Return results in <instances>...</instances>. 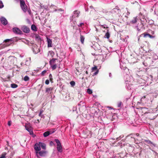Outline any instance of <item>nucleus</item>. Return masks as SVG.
I'll return each mask as SVG.
<instances>
[{
	"label": "nucleus",
	"mask_w": 158,
	"mask_h": 158,
	"mask_svg": "<svg viewBox=\"0 0 158 158\" xmlns=\"http://www.w3.org/2000/svg\"><path fill=\"white\" fill-rule=\"evenodd\" d=\"M6 153L4 152L3 153L1 156H0V158H6Z\"/></svg>",
	"instance_id": "obj_22"
},
{
	"label": "nucleus",
	"mask_w": 158,
	"mask_h": 158,
	"mask_svg": "<svg viewBox=\"0 0 158 158\" xmlns=\"http://www.w3.org/2000/svg\"><path fill=\"white\" fill-rule=\"evenodd\" d=\"M20 7L24 12H26L27 10V7L26 5L25 1L23 0H20Z\"/></svg>",
	"instance_id": "obj_2"
},
{
	"label": "nucleus",
	"mask_w": 158,
	"mask_h": 158,
	"mask_svg": "<svg viewBox=\"0 0 158 158\" xmlns=\"http://www.w3.org/2000/svg\"><path fill=\"white\" fill-rule=\"evenodd\" d=\"M54 140L57 144V148L58 151L60 152H61L62 151V147L60 140L57 139H56Z\"/></svg>",
	"instance_id": "obj_3"
},
{
	"label": "nucleus",
	"mask_w": 158,
	"mask_h": 158,
	"mask_svg": "<svg viewBox=\"0 0 158 158\" xmlns=\"http://www.w3.org/2000/svg\"><path fill=\"white\" fill-rule=\"evenodd\" d=\"M31 30L34 31H37V27L34 24H32L31 26Z\"/></svg>",
	"instance_id": "obj_18"
},
{
	"label": "nucleus",
	"mask_w": 158,
	"mask_h": 158,
	"mask_svg": "<svg viewBox=\"0 0 158 158\" xmlns=\"http://www.w3.org/2000/svg\"><path fill=\"white\" fill-rule=\"evenodd\" d=\"M92 71L91 72H94L93 73V76H95L99 72V70L98 69L97 66H94V67H93L91 69Z\"/></svg>",
	"instance_id": "obj_6"
},
{
	"label": "nucleus",
	"mask_w": 158,
	"mask_h": 158,
	"mask_svg": "<svg viewBox=\"0 0 158 158\" xmlns=\"http://www.w3.org/2000/svg\"><path fill=\"white\" fill-rule=\"evenodd\" d=\"M143 36V37L146 38L147 37H149L150 38H154L155 37V36H153L151 35L149 33H144L140 35V37Z\"/></svg>",
	"instance_id": "obj_7"
},
{
	"label": "nucleus",
	"mask_w": 158,
	"mask_h": 158,
	"mask_svg": "<svg viewBox=\"0 0 158 158\" xmlns=\"http://www.w3.org/2000/svg\"><path fill=\"white\" fill-rule=\"evenodd\" d=\"M135 135L137 136H138L139 135V134L138 133H137L135 134Z\"/></svg>",
	"instance_id": "obj_44"
},
{
	"label": "nucleus",
	"mask_w": 158,
	"mask_h": 158,
	"mask_svg": "<svg viewBox=\"0 0 158 158\" xmlns=\"http://www.w3.org/2000/svg\"><path fill=\"white\" fill-rule=\"evenodd\" d=\"M49 63L52 70H55L56 68L58 65L60 64V62L57 59L52 58L50 60Z\"/></svg>",
	"instance_id": "obj_1"
},
{
	"label": "nucleus",
	"mask_w": 158,
	"mask_h": 158,
	"mask_svg": "<svg viewBox=\"0 0 158 158\" xmlns=\"http://www.w3.org/2000/svg\"><path fill=\"white\" fill-rule=\"evenodd\" d=\"M105 37L107 38V39H109L110 37V34L108 32H107L105 36Z\"/></svg>",
	"instance_id": "obj_26"
},
{
	"label": "nucleus",
	"mask_w": 158,
	"mask_h": 158,
	"mask_svg": "<svg viewBox=\"0 0 158 158\" xmlns=\"http://www.w3.org/2000/svg\"><path fill=\"white\" fill-rule=\"evenodd\" d=\"M122 105V102H120L118 104V107H120Z\"/></svg>",
	"instance_id": "obj_42"
},
{
	"label": "nucleus",
	"mask_w": 158,
	"mask_h": 158,
	"mask_svg": "<svg viewBox=\"0 0 158 158\" xmlns=\"http://www.w3.org/2000/svg\"><path fill=\"white\" fill-rule=\"evenodd\" d=\"M34 149L35 150L37 151H40L41 150V148L39 144L37 145L35 144Z\"/></svg>",
	"instance_id": "obj_15"
},
{
	"label": "nucleus",
	"mask_w": 158,
	"mask_h": 158,
	"mask_svg": "<svg viewBox=\"0 0 158 158\" xmlns=\"http://www.w3.org/2000/svg\"><path fill=\"white\" fill-rule=\"evenodd\" d=\"M137 20L138 18L137 17H135L133 18L131 20L130 22V23L132 24H135L136 23Z\"/></svg>",
	"instance_id": "obj_12"
},
{
	"label": "nucleus",
	"mask_w": 158,
	"mask_h": 158,
	"mask_svg": "<svg viewBox=\"0 0 158 158\" xmlns=\"http://www.w3.org/2000/svg\"><path fill=\"white\" fill-rule=\"evenodd\" d=\"M145 141L149 144H152V142L149 140H145Z\"/></svg>",
	"instance_id": "obj_34"
},
{
	"label": "nucleus",
	"mask_w": 158,
	"mask_h": 158,
	"mask_svg": "<svg viewBox=\"0 0 158 158\" xmlns=\"http://www.w3.org/2000/svg\"><path fill=\"white\" fill-rule=\"evenodd\" d=\"M87 92L89 94H91L92 93V91L90 89H87Z\"/></svg>",
	"instance_id": "obj_30"
},
{
	"label": "nucleus",
	"mask_w": 158,
	"mask_h": 158,
	"mask_svg": "<svg viewBox=\"0 0 158 158\" xmlns=\"http://www.w3.org/2000/svg\"><path fill=\"white\" fill-rule=\"evenodd\" d=\"M144 25L141 22H140V23H139L137 25L136 27L137 30L138 31H140V30L143 27Z\"/></svg>",
	"instance_id": "obj_10"
},
{
	"label": "nucleus",
	"mask_w": 158,
	"mask_h": 158,
	"mask_svg": "<svg viewBox=\"0 0 158 158\" xmlns=\"http://www.w3.org/2000/svg\"><path fill=\"white\" fill-rule=\"evenodd\" d=\"M39 144L40 148L41 147L42 148L44 149H46V145L44 143L39 142Z\"/></svg>",
	"instance_id": "obj_14"
},
{
	"label": "nucleus",
	"mask_w": 158,
	"mask_h": 158,
	"mask_svg": "<svg viewBox=\"0 0 158 158\" xmlns=\"http://www.w3.org/2000/svg\"><path fill=\"white\" fill-rule=\"evenodd\" d=\"M120 136H119V137H117L116 139L117 140H119L120 139Z\"/></svg>",
	"instance_id": "obj_43"
},
{
	"label": "nucleus",
	"mask_w": 158,
	"mask_h": 158,
	"mask_svg": "<svg viewBox=\"0 0 158 158\" xmlns=\"http://www.w3.org/2000/svg\"><path fill=\"white\" fill-rule=\"evenodd\" d=\"M4 5L2 1L0 0V9H1L3 7Z\"/></svg>",
	"instance_id": "obj_28"
},
{
	"label": "nucleus",
	"mask_w": 158,
	"mask_h": 158,
	"mask_svg": "<svg viewBox=\"0 0 158 158\" xmlns=\"http://www.w3.org/2000/svg\"><path fill=\"white\" fill-rule=\"evenodd\" d=\"M79 12L77 10L75 11H74V15H73L71 17V19H73V17L74 18L75 17H78L79 15Z\"/></svg>",
	"instance_id": "obj_13"
},
{
	"label": "nucleus",
	"mask_w": 158,
	"mask_h": 158,
	"mask_svg": "<svg viewBox=\"0 0 158 158\" xmlns=\"http://www.w3.org/2000/svg\"><path fill=\"white\" fill-rule=\"evenodd\" d=\"M154 31H152V34H154Z\"/></svg>",
	"instance_id": "obj_48"
},
{
	"label": "nucleus",
	"mask_w": 158,
	"mask_h": 158,
	"mask_svg": "<svg viewBox=\"0 0 158 158\" xmlns=\"http://www.w3.org/2000/svg\"><path fill=\"white\" fill-rule=\"evenodd\" d=\"M11 86L12 88H16L18 87V85L15 84H12L11 85Z\"/></svg>",
	"instance_id": "obj_25"
},
{
	"label": "nucleus",
	"mask_w": 158,
	"mask_h": 158,
	"mask_svg": "<svg viewBox=\"0 0 158 158\" xmlns=\"http://www.w3.org/2000/svg\"><path fill=\"white\" fill-rule=\"evenodd\" d=\"M43 112V111L41 110L39 114V116L40 117L41 116V114H42Z\"/></svg>",
	"instance_id": "obj_39"
},
{
	"label": "nucleus",
	"mask_w": 158,
	"mask_h": 158,
	"mask_svg": "<svg viewBox=\"0 0 158 158\" xmlns=\"http://www.w3.org/2000/svg\"><path fill=\"white\" fill-rule=\"evenodd\" d=\"M80 41L82 44H83L85 40V38L84 36L81 35H80Z\"/></svg>",
	"instance_id": "obj_21"
},
{
	"label": "nucleus",
	"mask_w": 158,
	"mask_h": 158,
	"mask_svg": "<svg viewBox=\"0 0 158 158\" xmlns=\"http://www.w3.org/2000/svg\"><path fill=\"white\" fill-rule=\"evenodd\" d=\"M84 25L83 23H81L79 24L78 25V26L79 27H81L82 25Z\"/></svg>",
	"instance_id": "obj_38"
},
{
	"label": "nucleus",
	"mask_w": 158,
	"mask_h": 158,
	"mask_svg": "<svg viewBox=\"0 0 158 158\" xmlns=\"http://www.w3.org/2000/svg\"><path fill=\"white\" fill-rule=\"evenodd\" d=\"M102 27L104 28H105V27L104 26V25H102L101 26Z\"/></svg>",
	"instance_id": "obj_47"
},
{
	"label": "nucleus",
	"mask_w": 158,
	"mask_h": 158,
	"mask_svg": "<svg viewBox=\"0 0 158 158\" xmlns=\"http://www.w3.org/2000/svg\"><path fill=\"white\" fill-rule=\"evenodd\" d=\"M11 121H9L8 123V125L9 126H10L11 125Z\"/></svg>",
	"instance_id": "obj_40"
},
{
	"label": "nucleus",
	"mask_w": 158,
	"mask_h": 158,
	"mask_svg": "<svg viewBox=\"0 0 158 158\" xmlns=\"http://www.w3.org/2000/svg\"><path fill=\"white\" fill-rule=\"evenodd\" d=\"M49 83V81L48 80H46L45 81V83L46 85H48Z\"/></svg>",
	"instance_id": "obj_37"
},
{
	"label": "nucleus",
	"mask_w": 158,
	"mask_h": 158,
	"mask_svg": "<svg viewBox=\"0 0 158 158\" xmlns=\"http://www.w3.org/2000/svg\"><path fill=\"white\" fill-rule=\"evenodd\" d=\"M53 89V87H52L47 88H46L45 92L46 93H49L50 91H52Z\"/></svg>",
	"instance_id": "obj_17"
},
{
	"label": "nucleus",
	"mask_w": 158,
	"mask_h": 158,
	"mask_svg": "<svg viewBox=\"0 0 158 158\" xmlns=\"http://www.w3.org/2000/svg\"><path fill=\"white\" fill-rule=\"evenodd\" d=\"M32 50L33 52L35 54L38 53L40 51V49L39 48V47L35 44L34 45V46H33Z\"/></svg>",
	"instance_id": "obj_5"
},
{
	"label": "nucleus",
	"mask_w": 158,
	"mask_h": 158,
	"mask_svg": "<svg viewBox=\"0 0 158 158\" xmlns=\"http://www.w3.org/2000/svg\"><path fill=\"white\" fill-rule=\"evenodd\" d=\"M13 31L14 33L17 34H21L22 31L20 29L17 27H14L13 28Z\"/></svg>",
	"instance_id": "obj_8"
},
{
	"label": "nucleus",
	"mask_w": 158,
	"mask_h": 158,
	"mask_svg": "<svg viewBox=\"0 0 158 158\" xmlns=\"http://www.w3.org/2000/svg\"><path fill=\"white\" fill-rule=\"evenodd\" d=\"M47 39L48 43V47H51L52 44V41L50 39L48 38H47Z\"/></svg>",
	"instance_id": "obj_16"
},
{
	"label": "nucleus",
	"mask_w": 158,
	"mask_h": 158,
	"mask_svg": "<svg viewBox=\"0 0 158 158\" xmlns=\"http://www.w3.org/2000/svg\"><path fill=\"white\" fill-rule=\"evenodd\" d=\"M47 71L45 70L43 71L41 73V75L42 76H44V74L46 73Z\"/></svg>",
	"instance_id": "obj_33"
},
{
	"label": "nucleus",
	"mask_w": 158,
	"mask_h": 158,
	"mask_svg": "<svg viewBox=\"0 0 158 158\" xmlns=\"http://www.w3.org/2000/svg\"><path fill=\"white\" fill-rule=\"evenodd\" d=\"M49 79H50V81L52 83L53 82V79L52 78V75L51 74H49Z\"/></svg>",
	"instance_id": "obj_27"
},
{
	"label": "nucleus",
	"mask_w": 158,
	"mask_h": 158,
	"mask_svg": "<svg viewBox=\"0 0 158 158\" xmlns=\"http://www.w3.org/2000/svg\"><path fill=\"white\" fill-rule=\"evenodd\" d=\"M12 41V39H7L5 40L4 41V42L6 43L10 41Z\"/></svg>",
	"instance_id": "obj_31"
},
{
	"label": "nucleus",
	"mask_w": 158,
	"mask_h": 158,
	"mask_svg": "<svg viewBox=\"0 0 158 158\" xmlns=\"http://www.w3.org/2000/svg\"><path fill=\"white\" fill-rule=\"evenodd\" d=\"M29 80V78L27 76H26L24 77L23 80L25 81H27Z\"/></svg>",
	"instance_id": "obj_24"
},
{
	"label": "nucleus",
	"mask_w": 158,
	"mask_h": 158,
	"mask_svg": "<svg viewBox=\"0 0 158 158\" xmlns=\"http://www.w3.org/2000/svg\"><path fill=\"white\" fill-rule=\"evenodd\" d=\"M46 152L44 151H40L39 152V155L41 156H44V155H45V154H46Z\"/></svg>",
	"instance_id": "obj_19"
},
{
	"label": "nucleus",
	"mask_w": 158,
	"mask_h": 158,
	"mask_svg": "<svg viewBox=\"0 0 158 158\" xmlns=\"http://www.w3.org/2000/svg\"><path fill=\"white\" fill-rule=\"evenodd\" d=\"M49 131L50 132V134H52V133H53L54 132V131H54L53 130H50V131Z\"/></svg>",
	"instance_id": "obj_41"
},
{
	"label": "nucleus",
	"mask_w": 158,
	"mask_h": 158,
	"mask_svg": "<svg viewBox=\"0 0 158 158\" xmlns=\"http://www.w3.org/2000/svg\"><path fill=\"white\" fill-rule=\"evenodd\" d=\"M50 145L51 146H53L55 145V144L53 142L51 141L50 142Z\"/></svg>",
	"instance_id": "obj_36"
},
{
	"label": "nucleus",
	"mask_w": 158,
	"mask_h": 158,
	"mask_svg": "<svg viewBox=\"0 0 158 158\" xmlns=\"http://www.w3.org/2000/svg\"><path fill=\"white\" fill-rule=\"evenodd\" d=\"M85 73H86V74H88V71H85Z\"/></svg>",
	"instance_id": "obj_46"
},
{
	"label": "nucleus",
	"mask_w": 158,
	"mask_h": 158,
	"mask_svg": "<svg viewBox=\"0 0 158 158\" xmlns=\"http://www.w3.org/2000/svg\"><path fill=\"white\" fill-rule=\"evenodd\" d=\"M22 29L24 32L26 33H28L30 31L29 28L25 26H23L22 27Z\"/></svg>",
	"instance_id": "obj_9"
},
{
	"label": "nucleus",
	"mask_w": 158,
	"mask_h": 158,
	"mask_svg": "<svg viewBox=\"0 0 158 158\" xmlns=\"http://www.w3.org/2000/svg\"><path fill=\"white\" fill-rule=\"evenodd\" d=\"M70 84L72 86H73L75 84L74 81H72L70 82Z\"/></svg>",
	"instance_id": "obj_32"
},
{
	"label": "nucleus",
	"mask_w": 158,
	"mask_h": 158,
	"mask_svg": "<svg viewBox=\"0 0 158 158\" xmlns=\"http://www.w3.org/2000/svg\"><path fill=\"white\" fill-rule=\"evenodd\" d=\"M50 135V132L48 131H47L44 133L43 135L44 137H46Z\"/></svg>",
	"instance_id": "obj_20"
},
{
	"label": "nucleus",
	"mask_w": 158,
	"mask_h": 158,
	"mask_svg": "<svg viewBox=\"0 0 158 158\" xmlns=\"http://www.w3.org/2000/svg\"><path fill=\"white\" fill-rule=\"evenodd\" d=\"M146 98V96H143V97L141 99H144V98Z\"/></svg>",
	"instance_id": "obj_45"
},
{
	"label": "nucleus",
	"mask_w": 158,
	"mask_h": 158,
	"mask_svg": "<svg viewBox=\"0 0 158 158\" xmlns=\"http://www.w3.org/2000/svg\"><path fill=\"white\" fill-rule=\"evenodd\" d=\"M27 11L28 12L30 15H31V12L30 9H27Z\"/></svg>",
	"instance_id": "obj_35"
},
{
	"label": "nucleus",
	"mask_w": 158,
	"mask_h": 158,
	"mask_svg": "<svg viewBox=\"0 0 158 158\" xmlns=\"http://www.w3.org/2000/svg\"><path fill=\"white\" fill-rule=\"evenodd\" d=\"M1 21L2 24L5 25L7 24V21L4 17H2L1 18Z\"/></svg>",
	"instance_id": "obj_11"
},
{
	"label": "nucleus",
	"mask_w": 158,
	"mask_h": 158,
	"mask_svg": "<svg viewBox=\"0 0 158 158\" xmlns=\"http://www.w3.org/2000/svg\"><path fill=\"white\" fill-rule=\"evenodd\" d=\"M35 38L38 41H40L41 40L40 36L38 35H36L35 36Z\"/></svg>",
	"instance_id": "obj_23"
},
{
	"label": "nucleus",
	"mask_w": 158,
	"mask_h": 158,
	"mask_svg": "<svg viewBox=\"0 0 158 158\" xmlns=\"http://www.w3.org/2000/svg\"><path fill=\"white\" fill-rule=\"evenodd\" d=\"M25 127L26 130H27L30 133V134H33L32 128L31 127L29 123L25 124Z\"/></svg>",
	"instance_id": "obj_4"
},
{
	"label": "nucleus",
	"mask_w": 158,
	"mask_h": 158,
	"mask_svg": "<svg viewBox=\"0 0 158 158\" xmlns=\"http://www.w3.org/2000/svg\"><path fill=\"white\" fill-rule=\"evenodd\" d=\"M131 137V138H132V137ZM133 138L134 139H135V138Z\"/></svg>",
	"instance_id": "obj_49"
},
{
	"label": "nucleus",
	"mask_w": 158,
	"mask_h": 158,
	"mask_svg": "<svg viewBox=\"0 0 158 158\" xmlns=\"http://www.w3.org/2000/svg\"><path fill=\"white\" fill-rule=\"evenodd\" d=\"M48 53L50 54L52 57H53L54 55H55V53L53 51H49Z\"/></svg>",
	"instance_id": "obj_29"
}]
</instances>
